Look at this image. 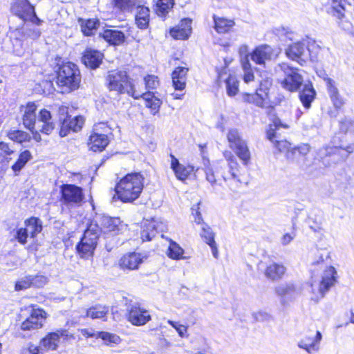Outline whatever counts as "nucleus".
<instances>
[{
	"label": "nucleus",
	"instance_id": "obj_24",
	"mask_svg": "<svg viewBox=\"0 0 354 354\" xmlns=\"http://www.w3.org/2000/svg\"><path fill=\"white\" fill-rule=\"evenodd\" d=\"M171 168L178 180L183 181L194 172L195 169L194 166L180 164L178 160L173 155H171Z\"/></svg>",
	"mask_w": 354,
	"mask_h": 354
},
{
	"label": "nucleus",
	"instance_id": "obj_25",
	"mask_svg": "<svg viewBox=\"0 0 354 354\" xmlns=\"http://www.w3.org/2000/svg\"><path fill=\"white\" fill-rule=\"evenodd\" d=\"M192 20L184 19L180 24L170 30L171 35L176 39H186L192 32Z\"/></svg>",
	"mask_w": 354,
	"mask_h": 354
},
{
	"label": "nucleus",
	"instance_id": "obj_63",
	"mask_svg": "<svg viewBox=\"0 0 354 354\" xmlns=\"http://www.w3.org/2000/svg\"><path fill=\"white\" fill-rule=\"evenodd\" d=\"M296 236V233L292 232V233H286L281 238V243L283 245H288Z\"/></svg>",
	"mask_w": 354,
	"mask_h": 354
},
{
	"label": "nucleus",
	"instance_id": "obj_39",
	"mask_svg": "<svg viewBox=\"0 0 354 354\" xmlns=\"http://www.w3.org/2000/svg\"><path fill=\"white\" fill-rule=\"evenodd\" d=\"M185 250L179 244L169 239V244L166 252L169 258L174 260L185 259L187 257L183 256Z\"/></svg>",
	"mask_w": 354,
	"mask_h": 354
},
{
	"label": "nucleus",
	"instance_id": "obj_60",
	"mask_svg": "<svg viewBox=\"0 0 354 354\" xmlns=\"http://www.w3.org/2000/svg\"><path fill=\"white\" fill-rule=\"evenodd\" d=\"M286 157L290 161L298 162L301 158V156L299 153L296 147H295L293 148H290V150H288L287 153H286Z\"/></svg>",
	"mask_w": 354,
	"mask_h": 354
},
{
	"label": "nucleus",
	"instance_id": "obj_20",
	"mask_svg": "<svg viewBox=\"0 0 354 354\" xmlns=\"http://www.w3.org/2000/svg\"><path fill=\"white\" fill-rule=\"evenodd\" d=\"M55 129V124L52 120L50 112L46 109H41L37 120V129L45 134L49 135Z\"/></svg>",
	"mask_w": 354,
	"mask_h": 354
},
{
	"label": "nucleus",
	"instance_id": "obj_10",
	"mask_svg": "<svg viewBox=\"0 0 354 354\" xmlns=\"http://www.w3.org/2000/svg\"><path fill=\"white\" fill-rule=\"evenodd\" d=\"M279 67L286 75L285 78L281 82V86L290 92L297 91L303 83V77L298 73V70L290 67L286 64H280Z\"/></svg>",
	"mask_w": 354,
	"mask_h": 354
},
{
	"label": "nucleus",
	"instance_id": "obj_36",
	"mask_svg": "<svg viewBox=\"0 0 354 354\" xmlns=\"http://www.w3.org/2000/svg\"><path fill=\"white\" fill-rule=\"evenodd\" d=\"M304 52V44L301 42L294 43L290 45L286 50L287 57L292 60L298 62L301 64V61H304L301 56Z\"/></svg>",
	"mask_w": 354,
	"mask_h": 354
},
{
	"label": "nucleus",
	"instance_id": "obj_57",
	"mask_svg": "<svg viewBox=\"0 0 354 354\" xmlns=\"http://www.w3.org/2000/svg\"><path fill=\"white\" fill-rule=\"evenodd\" d=\"M32 286V276H27L18 281L15 284L16 290L27 289Z\"/></svg>",
	"mask_w": 354,
	"mask_h": 354
},
{
	"label": "nucleus",
	"instance_id": "obj_53",
	"mask_svg": "<svg viewBox=\"0 0 354 354\" xmlns=\"http://www.w3.org/2000/svg\"><path fill=\"white\" fill-rule=\"evenodd\" d=\"M205 174L206 180L211 184L214 185L216 183V176L212 168L210 167L209 160L203 159V169Z\"/></svg>",
	"mask_w": 354,
	"mask_h": 354
},
{
	"label": "nucleus",
	"instance_id": "obj_4",
	"mask_svg": "<svg viewBox=\"0 0 354 354\" xmlns=\"http://www.w3.org/2000/svg\"><path fill=\"white\" fill-rule=\"evenodd\" d=\"M354 151V144L325 146L320 148L317 155L319 161L325 167H331L339 162L344 161L349 154Z\"/></svg>",
	"mask_w": 354,
	"mask_h": 354
},
{
	"label": "nucleus",
	"instance_id": "obj_15",
	"mask_svg": "<svg viewBox=\"0 0 354 354\" xmlns=\"http://www.w3.org/2000/svg\"><path fill=\"white\" fill-rule=\"evenodd\" d=\"M15 15L24 21H30L39 24V19L36 16L34 7L28 0H18L12 6Z\"/></svg>",
	"mask_w": 354,
	"mask_h": 354
},
{
	"label": "nucleus",
	"instance_id": "obj_29",
	"mask_svg": "<svg viewBox=\"0 0 354 354\" xmlns=\"http://www.w3.org/2000/svg\"><path fill=\"white\" fill-rule=\"evenodd\" d=\"M106 41L112 45H120L124 41V34L120 30L115 29H106L100 33Z\"/></svg>",
	"mask_w": 354,
	"mask_h": 354
},
{
	"label": "nucleus",
	"instance_id": "obj_19",
	"mask_svg": "<svg viewBox=\"0 0 354 354\" xmlns=\"http://www.w3.org/2000/svg\"><path fill=\"white\" fill-rule=\"evenodd\" d=\"M337 272L334 267L329 266L324 272L322 281L318 286V292L323 298L336 282Z\"/></svg>",
	"mask_w": 354,
	"mask_h": 354
},
{
	"label": "nucleus",
	"instance_id": "obj_28",
	"mask_svg": "<svg viewBox=\"0 0 354 354\" xmlns=\"http://www.w3.org/2000/svg\"><path fill=\"white\" fill-rule=\"evenodd\" d=\"M120 220L119 218L111 217L109 216H101L99 218L98 224L100 230L104 233L115 232L119 230Z\"/></svg>",
	"mask_w": 354,
	"mask_h": 354
},
{
	"label": "nucleus",
	"instance_id": "obj_16",
	"mask_svg": "<svg viewBox=\"0 0 354 354\" xmlns=\"http://www.w3.org/2000/svg\"><path fill=\"white\" fill-rule=\"evenodd\" d=\"M277 53L268 45H260L250 53V59L256 64L266 66L268 62L276 58Z\"/></svg>",
	"mask_w": 354,
	"mask_h": 354
},
{
	"label": "nucleus",
	"instance_id": "obj_48",
	"mask_svg": "<svg viewBox=\"0 0 354 354\" xmlns=\"http://www.w3.org/2000/svg\"><path fill=\"white\" fill-rule=\"evenodd\" d=\"M8 136L10 140L19 143L28 141L30 138L28 133L20 130H11L8 133Z\"/></svg>",
	"mask_w": 354,
	"mask_h": 354
},
{
	"label": "nucleus",
	"instance_id": "obj_30",
	"mask_svg": "<svg viewBox=\"0 0 354 354\" xmlns=\"http://www.w3.org/2000/svg\"><path fill=\"white\" fill-rule=\"evenodd\" d=\"M135 8L137 9L135 16L136 25L140 29L147 28L149 22V9L145 6L143 3H140Z\"/></svg>",
	"mask_w": 354,
	"mask_h": 354
},
{
	"label": "nucleus",
	"instance_id": "obj_62",
	"mask_svg": "<svg viewBox=\"0 0 354 354\" xmlns=\"http://www.w3.org/2000/svg\"><path fill=\"white\" fill-rule=\"evenodd\" d=\"M248 46L246 44H242L240 46L239 49V53L241 56V62L242 63L243 59H245L246 58L249 59L250 57V53H248Z\"/></svg>",
	"mask_w": 354,
	"mask_h": 354
},
{
	"label": "nucleus",
	"instance_id": "obj_41",
	"mask_svg": "<svg viewBox=\"0 0 354 354\" xmlns=\"http://www.w3.org/2000/svg\"><path fill=\"white\" fill-rule=\"evenodd\" d=\"M115 7L123 12H132L136 6L144 3V0H113Z\"/></svg>",
	"mask_w": 354,
	"mask_h": 354
},
{
	"label": "nucleus",
	"instance_id": "obj_3",
	"mask_svg": "<svg viewBox=\"0 0 354 354\" xmlns=\"http://www.w3.org/2000/svg\"><path fill=\"white\" fill-rule=\"evenodd\" d=\"M80 82V72L77 65L66 62L59 67L56 83L61 93H70L77 89Z\"/></svg>",
	"mask_w": 354,
	"mask_h": 354
},
{
	"label": "nucleus",
	"instance_id": "obj_55",
	"mask_svg": "<svg viewBox=\"0 0 354 354\" xmlns=\"http://www.w3.org/2000/svg\"><path fill=\"white\" fill-rule=\"evenodd\" d=\"M84 122V119L82 116H75L73 118H69L68 119V126L74 132L80 131Z\"/></svg>",
	"mask_w": 354,
	"mask_h": 354
},
{
	"label": "nucleus",
	"instance_id": "obj_64",
	"mask_svg": "<svg viewBox=\"0 0 354 354\" xmlns=\"http://www.w3.org/2000/svg\"><path fill=\"white\" fill-rule=\"evenodd\" d=\"M301 157L306 156L310 151V146L308 144L303 143L296 147Z\"/></svg>",
	"mask_w": 354,
	"mask_h": 354
},
{
	"label": "nucleus",
	"instance_id": "obj_26",
	"mask_svg": "<svg viewBox=\"0 0 354 354\" xmlns=\"http://www.w3.org/2000/svg\"><path fill=\"white\" fill-rule=\"evenodd\" d=\"M103 55L98 50L88 48L82 57V62L86 66L92 69L97 68L102 62Z\"/></svg>",
	"mask_w": 354,
	"mask_h": 354
},
{
	"label": "nucleus",
	"instance_id": "obj_58",
	"mask_svg": "<svg viewBox=\"0 0 354 354\" xmlns=\"http://www.w3.org/2000/svg\"><path fill=\"white\" fill-rule=\"evenodd\" d=\"M29 236L25 227H20L17 229L15 234V238L21 244H25L27 243V238Z\"/></svg>",
	"mask_w": 354,
	"mask_h": 354
},
{
	"label": "nucleus",
	"instance_id": "obj_21",
	"mask_svg": "<svg viewBox=\"0 0 354 354\" xmlns=\"http://www.w3.org/2000/svg\"><path fill=\"white\" fill-rule=\"evenodd\" d=\"M143 258L140 253L130 252L123 255L120 259L118 264L123 270H136L143 262Z\"/></svg>",
	"mask_w": 354,
	"mask_h": 354
},
{
	"label": "nucleus",
	"instance_id": "obj_12",
	"mask_svg": "<svg viewBox=\"0 0 354 354\" xmlns=\"http://www.w3.org/2000/svg\"><path fill=\"white\" fill-rule=\"evenodd\" d=\"M107 131V127L103 123L95 126L88 143L89 148L92 151H102L108 145L109 140L105 133Z\"/></svg>",
	"mask_w": 354,
	"mask_h": 354
},
{
	"label": "nucleus",
	"instance_id": "obj_8",
	"mask_svg": "<svg viewBox=\"0 0 354 354\" xmlns=\"http://www.w3.org/2000/svg\"><path fill=\"white\" fill-rule=\"evenodd\" d=\"M61 201L68 207H79L84 199L83 190L80 187L72 184H64L60 187Z\"/></svg>",
	"mask_w": 354,
	"mask_h": 354
},
{
	"label": "nucleus",
	"instance_id": "obj_50",
	"mask_svg": "<svg viewBox=\"0 0 354 354\" xmlns=\"http://www.w3.org/2000/svg\"><path fill=\"white\" fill-rule=\"evenodd\" d=\"M339 130L343 133H354V118L345 117L339 122Z\"/></svg>",
	"mask_w": 354,
	"mask_h": 354
},
{
	"label": "nucleus",
	"instance_id": "obj_40",
	"mask_svg": "<svg viewBox=\"0 0 354 354\" xmlns=\"http://www.w3.org/2000/svg\"><path fill=\"white\" fill-rule=\"evenodd\" d=\"M232 149L234 151L235 153L244 165H247L249 163L251 158L250 152L245 141L238 144V145L234 146Z\"/></svg>",
	"mask_w": 354,
	"mask_h": 354
},
{
	"label": "nucleus",
	"instance_id": "obj_6",
	"mask_svg": "<svg viewBox=\"0 0 354 354\" xmlns=\"http://www.w3.org/2000/svg\"><path fill=\"white\" fill-rule=\"evenodd\" d=\"M224 157L227 162V165L222 171L221 176L230 189L234 190L239 188L243 183L239 171L240 166L230 151H225Z\"/></svg>",
	"mask_w": 354,
	"mask_h": 354
},
{
	"label": "nucleus",
	"instance_id": "obj_27",
	"mask_svg": "<svg viewBox=\"0 0 354 354\" xmlns=\"http://www.w3.org/2000/svg\"><path fill=\"white\" fill-rule=\"evenodd\" d=\"M188 71V68L178 66L173 71L171 75L172 82L176 90L182 91L185 89Z\"/></svg>",
	"mask_w": 354,
	"mask_h": 354
},
{
	"label": "nucleus",
	"instance_id": "obj_1",
	"mask_svg": "<svg viewBox=\"0 0 354 354\" xmlns=\"http://www.w3.org/2000/svg\"><path fill=\"white\" fill-rule=\"evenodd\" d=\"M145 178L140 172L127 174L115 186L116 195L124 203H131L140 195Z\"/></svg>",
	"mask_w": 354,
	"mask_h": 354
},
{
	"label": "nucleus",
	"instance_id": "obj_22",
	"mask_svg": "<svg viewBox=\"0 0 354 354\" xmlns=\"http://www.w3.org/2000/svg\"><path fill=\"white\" fill-rule=\"evenodd\" d=\"M163 230V224L155 219L146 220L142 223V230L141 231V239L143 241H150L153 238L156 233Z\"/></svg>",
	"mask_w": 354,
	"mask_h": 354
},
{
	"label": "nucleus",
	"instance_id": "obj_5",
	"mask_svg": "<svg viewBox=\"0 0 354 354\" xmlns=\"http://www.w3.org/2000/svg\"><path fill=\"white\" fill-rule=\"evenodd\" d=\"M99 227L91 223L85 230L80 241L76 245L77 254L81 258L93 257L99 238Z\"/></svg>",
	"mask_w": 354,
	"mask_h": 354
},
{
	"label": "nucleus",
	"instance_id": "obj_34",
	"mask_svg": "<svg viewBox=\"0 0 354 354\" xmlns=\"http://www.w3.org/2000/svg\"><path fill=\"white\" fill-rule=\"evenodd\" d=\"M109 312V307L106 305L95 304L86 310L84 317H90L93 319H101L105 320V317Z\"/></svg>",
	"mask_w": 354,
	"mask_h": 354
},
{
	"label": "nucleus",
	"instance_id": "obj_2",
	"mask_svg": "<svg viewBox=\"0 0 354 354\" xmlns=\"http://www.w3.org/2000/svg\"><path fill=\"white\" fill-rule=\"evenodd\" d=\"M105 86L110 92L120 95L127 93L135 99H139L142 94L138 92L125 71L111 70L105 76Z\"/></svg>",
	"mask_w": 354,
	"mask_h": 354
},
{
	"label": "nucleus",
	"instance_id": "obj_42",
	"mask_svg": "<svg viewBox=\"0 0 354 354\" xmlns=\"http://www.w3.org/2000/svg\"><path fill=\"white\" fill-rule=\"evenodd\" d=\"M214 28L218 33H225L228 32L234 25L232 20L225 18H219L214 16Z\"/></svg>",
	"mask_w": 354,
	"mask_h": 354
},
{
	"label": "nucleus",
	"instance_id": "obj_49",
	"mask_svg": "<svg viewBox=\"0 0 354 354\" xmlns=\"http://www.w3.org/2000/svg\"><path fill=\"white\" fill-rule=\"evenodd\" d=\"M243 70L244 71L243 73V80L245 83H249L254 80V76L252 70V66L250 62V60L247 58L245 59H243L241 64Z\"/></svg>",
	"mask_w": 354,
	"mask_h": 354
},
{
	"label": "nucleus",
	"instance_id": "obj_56",
	"mask_svg": "<svg viewBox=\"0 0 354 354\" xmlns=\"http://www.w3.org/2000/svg\"><path fill=\"white\" fill-rule=\"evenodd\" d=\"M145 88L147 90L155 89L159 85V81L157 76L148 75L145 79Z\"/></svg>",
	"mask_w": 354,
	"mask_h": 354
},
{
	"label": "nucleus",
	"instance_id": "obj_54",
	"mask_svg": "<svg viewBox=\"0 0 354 354\" xmlns=\"http://www.w3.org/2000/svg\"><path fill=\"white\" fill-rule=\"evenodd\" d=\"M167 323L176 330L179 337L181 338L188 337V326L170 319L167 320Z\"/></svg>",
	"mask_w": 354,
	"mask_h": 354
},
{
	"label": "nucleus",
	"instance_id": "obj_23",
	"mask_svg": "<svg viewBox=\"0 0 354 354\" xmlns=\"http://www.w3.org/2000/svg\"><path fill=\"white\" fill-rule=\"evenodd\" d=\"M37 105L34 102H29L24 107L23 115V124L24 127L32 131L37 129V120L38 115L36 113Z\"/></svg>",
	"mask_w": 354,
	"mask_h": 354
},
{
	"label": "nucleus",
	"instance_id": "obj_17",
	"mask_svg": "<svg viewBox=\"0 0 354 354\" xmlns=\"http://www.w3.org/2000/svg\"><path fill=\"white\" fill-rule=\"evenodd\" d=\"M318 75L325 82L328 94L334 107L337 109H341L344 104V101L339 94L336 82L329 77L324 71H320Z\"/></svg>",
	"mask_w": 354,
	"mask_h": 354
},
{
	"label": "nucleus",
	"instance_id": "obj_47",
	"mask_svg": "<svg viewBox=\"0 0 354 354\" xmlns=\"http://www.w3.org/2000/svg\"><path fill=\"white\" fill-rule=\"evenodd\" d=\"M346 0H333V15L339 19L344 17Z\"/></svg>",
	"mask_w": 354,
	"mask_h": 354
},
{
	"label": "nucleus",
	"instance_id": "obj_9",
	"mask_svg": "<svg viewBox=\"0 0 354 354\" xmlns=\"http://www.w3.org/2000/svg\"><path fill=\"white\" fill-rule=\"evenodd\" d=\"M272 82L270 79L262 81L260 87L254 94H245V100L256 104L259 107H266L269 105L270 99V88Z\"/></svg>",
	"mask_w": 354,
	"mask_h": 354
},
{
	"label": "nucleus",
	"instance_id": "obj_43",
	"mask_svg": "<svg viewBox=\"0 0 354 354\" xmlns=\"http://www.w3.org/2000/svg\"><path fill=\"white\" fill-rule=\"evenodd\" d=\"M32 158L31 153L28 150L22 151L17 160L12 166V169L15 174H17L26 165V164Z\"/></svg>",
	"mask_w": 354,
	"mask_h": 354
},
{
	"label": "nucleus",
	"instance_id": "obj_38",
	"mask_svg": "<svg viewBox=\"0 0 354 354\" xmlns=\"http://www.w3.org/2000/svg\"><path fill=\"white\" fill-rule=\"evenodd\" d=\"M315 96V91L313 88L312 84H306L304 86L302 91L300 93L299 97L303 105L308 109L310 106L311 102Z\"/></svg>",
	"mask_w": 354,
	"mask_h": 354
},
{
	"label": "nucleus",
	"instance_id": "obj_52",
	"mask_svg": "<svg viewBox=\"0 0 354 354\" xmlns=\"http://www.w3.org/2000/svg\"><path fill=\"white\" fill-rule=\"evenodd\" d=\"M295 290V287L293 283H282L275 288V292L279 296H286L290 295Z\"/></svg>",
	"mask_w": 354,
	"mask_h": 354
},
{
	"label": "nucleus",
	"instance_id": "obj_44",
	"mask_svg": "<svg viewBox=\"0 0 354 354\" xmlns=\"http://www.w3.org/2000/svg\"><path fill=\"white\" fill-rule=\"evenodd\" d=\"M97 338H101L108 346L118 345L122 341L118 335L104 331L97 332Z\"/></svg>",
	"mask_w": 354,
	"mask_h": 354
},
{
	"label": "nucleus",
	"instance_id": "obj_45",
	"mask_svg": "<svg viewBox=\"0 0 354 354\" xmlns=\"http://www.w3.org/2000/svg\"><path fill=\"white\" fill-rule=\"evenodd\" d=\"M174 5V0H158L156 11L158 16H165Z\"/></svg>",
	"mask_w": 354,
	"mask_h": 354
},
{
	"label": "nucleus",
	"instance_id": "obj_35",
	"mask_svg": "<svg viewBox=\"0 0 354 354\" xmlns=\"http://www.w3.org/2000/svg\"><path fill=\"white\" fill-rule=\"evenodd\" d=\"M142 95L140 97H143L145 100V106L150 109L151 113L156 115L159 112L160 107L162 104V101L158 97H156L153 93L147 92L144 93L140 91Z\"/></svg>",
	"mask_w": 354,
	"mask_h": 354
},
{
	"label": "nucleus",
	"instance_id": "obj_14",
	"mask_svg": "<svg viewBox=\"0 0 354 354\" xmlns=\"http://www.w3.org/2000/svg\"><path fill=\"white\" fill-rule=\"evenodd\" d=\"M322 339L319 330H309L298 342L297 346L306 351L308 354L317 353L320 349V342Z\"/></svg>",
	"mask_w": 354,
	"mask_h": 354
},
{
	"label": "nucleus",
	"instance_id": "obj_61",
	"mask_svg": "<svg viewBox=\"0 0 354 354\" xmlns=\"http://www.w3.org/2000/svg\"><path fill=\"white\" fill-rule=\"evenodd\" d=\"M32 286L41 287L47 283L48 278L43 275L32 276Z\"/></svg>",
	"mask_w": 354,
	"mask_h": 354
},
{
	"label": "nucleus",
	"instance_id": "obj_13",
	"mask_svg": "<svg viewBox=\"0 0 354 354\" xmlns=\"http://www.w3.org/2000/svg\"><path fill=\"white\" fill-rule=\"evenodd\" d=\"M69 337H71L72 335H69L68 330L59 328L54 332L48 333L40 340V346L46 351H55L57 349L62 339H67Z\"/></svg>",
	"mask_w": 354,
	"mask_h": 354
},
{
	"label": "nucleus",
	"instance_id": "obj_32",
	"mask_svg": "<svg viewBox=\"0 0 354 354\" xmlns=\"http://www.w3.org/2000/svg\"><path fill=\"white\" fill-rule=\"evenodd\" d=\"M227 75L226 71L218 73V81H225L226 84L227 93L229 96H234L239 91V82L234 75H229L227 78L225 76Z\"/></svg>",
	"mask_w": 354,
	"mask_h": 354
},
{
	"label": "nucleus",
	"instance_id": "obj_31",
	"mask_svg": "<svg viewBox=\"0 0 354 354\" xmlns=\"http://www.w3.org/2000/svg\"><path fill=\"white\" fill-rule=\"evenodd\" d=\"M286 268L282 264L272 263L268 266L264 271L265 277L271 281H277L282 278Z\"/></svg>",
	"mask_w": 354,
	"mask_h": 354
},
{
	"label": "nucleus",
	"instance_id": "obj_59",
	"mask_svg": "<svg viewBox=\"0 0 354 354\" xmlns=\"http://www.w3.org/2000/svg\"><path fill=\"white\" fill-rule=\"evenodd\" d=\"M41 349V346L29 344L27 348L21 351V354H42Z\"/></svg>",
	"mask_w": 354,
	"mask_h": 354
},
{
	"label": "nucleus",
	"instance_id": "obj_7",
	"mask_svg": "<svg viewBox=\"0 0 354 354\" xmlns=\"http://www.w3.org/2000/svg\"><path fill=\"white\" fill-rule=\"evenodd\" d=\"M280 128L288 129L290 128V122L282 120L281 118L274 116L272 119V122L269 124L267 130V138L274 143V147L281 152L287 153L290 149V143L286 140H278L277 131Z\"/></svg>",
	"mask_w": 354,
	"mask_h": 354
},
{
	"label": "nucleus",
	"instance_id": "obj_51",
	"mask_svg": "<svg viewBox=\"0 0 354 354\" xmlns=\"http://www.w3.org/2000/svg\"><path fill=\"white\" fill-rule=\"evenodd\" d=\"M230 147L232 149L238 144L243 142L244 140L241 138L238 130L232 129L229 130L227 135Z\"/></svg>",
	"mask_w": 354,
	"mask_h": 354
},
{
	"label": "nucleus",
	"instance_id": "obj_33",
	"mask_svg": "<svg viewBox=\"0 0 354 354\" xmlns=\"http://www.w3.org/2000/svg\"><path fill=\"white\" fill-rule=\"evenodd\" d=\"M200 234L201 236L204 239L206 243L210 246L213 256L217 259L218 257V251L214 241V234L212 229L207 225L203 223Z\"/></svg>",
	"mask_w": 354,
	"mask_h": 354
},
{
	"label": "nucleus",
	"instance_id": "obj_46",
	"mask_svg": "<svg viewBox=\"0 0 354 354\" xmlns=\"http://www.w3.org/2000/svg\"><path fill=\"white\" fill-rule=\"evenodd\" d=\"M81 22V29L84 35L90 36L93 34L98 24L97 20L88 19L86 21L80 20Z\"/></svg>",
	"mask_w": 354,
	"mask_h": 354
},
{
	"label": "nucleus",
	"instance_id": "obj_37",
	"mask_svg": "<svg viewBox=\"0 0 354 354\" xmlns=\"http://www.w3.org/2000/svg\"><path fill=\"white\" fill-rule=\"evenodd\" d=\"M24 224L26 232L32 238L35 237L42 230V223L38 218L31 217L26 220Z\"/></svg>",
	"mask_w": 354,
	"mask_h": 354
},
{
	"label": "nucleus",
	"instance_id": "obj_18",
	"mask_svg": "<svg viewBox=\"0 0 354 354\" xmlns=\"http://www.w3.org/2000/svg\"><path fill=\"white\" fill-rule=\"evenodd\" d=\"M46 318V312L39 308H33L30 315L21 323V329L23 330H37L42 327L43 321Z\"/></svg>",
	"mask_w": 354,
	"mask_h": 354
},
{
	"label": "nucleus",
	"instance_id": "obj_11",
	"mask_svg": "<svg viewBox=\"0 0 354 354\" xmlns=\"http://www.w3.org/2000/svg\"><path fill=\"white\" fill-rule=\"evenodd\" d=\"M127 310V320L133 326H144L151 319L149 311L138 302L130 304Z\"/></svg>",
	"mask_w": 354,
	"mask_h": 354
}]
</instances>
